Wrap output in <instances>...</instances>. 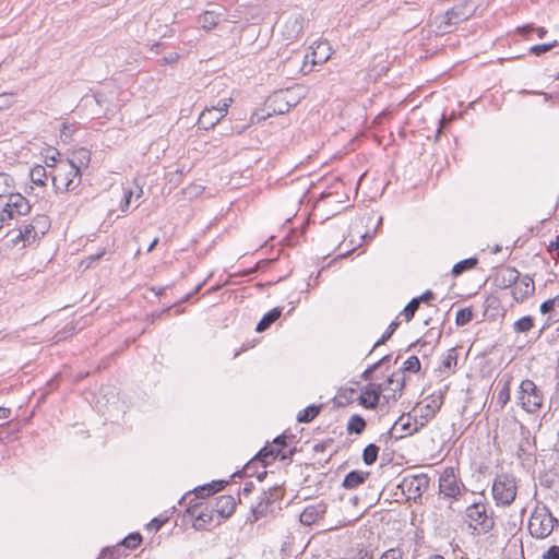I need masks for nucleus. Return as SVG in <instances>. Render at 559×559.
<instances>
[{
	"label": "nucleus",
	"instance_id": "nucleus-1",
	"mask_svg": "<svg viewBox=\"0 0 559 559\" xmlns=\"http://www.w3.org/2000/svg\"><path fill=\"white\" fill-rule=\"evenodd\" d=\"M81 170L71 160H61L52 175V185L57 192L74 190L81 183Z\"/></svg>",
	"mask_w": 559,
	"mask_h": 559
},
{
	"label": "nucleus",
	"instance_id": "nucleus-2",
	"mask_svg": "<svg viewBox=\"0 0 559 559\" xmlns=\"http://www.w3.org/2000/svg\"><path fill=\"white\" fill-rule=\"evenodd\" d=\"M306 96V87L302 85H294L292 87L274 92L267 99V106L274 114H285L293 106Z\"/></svg>",
	"mask_w": 559,
	"mask_h": 559
},
{
	"label": "nucleus",
	"instance_id": "nucleus-3",
	"mask_svg": "<svg viewBox=\"0 0 559 559\" xmlns=\"http://www.w3.org/2000/svg\"><path fill=\"white\" fill-rule=\"evenodd\" d=\"M464 521L477 534H486L495 526V520L483 502H472L465 509Z\"/></svg>",
	"mask_w": 559,
	"mask_h": 559
},
{
	"label": "nucleus",
	"instance_id": "nucleus-4",
	"mask_svg": "<svg viewBox=\"0 0 559 559\" xmlns=\"http://www.w3.org/2000/svg\"><path fill=\"white\" fill-rule=\"evenodd\" d=\"M10 205L15 207L17 213H29L31 205L28 200L15 191L14 179L4 173H0V205Z\"/></svg>",
	"mask_w": 559,
	"mask_h": 559
},
{
	"label": "nucleus",
	"instance_id": "nucleus-5",
	"mask_svg": "<svg viewBox=\"0 0 559 559\" xmlns=\"http://www.w3.org/2000/svg\"><path fill=\"white\" fill-rule=\"evenodd\" d=\"M558 520L551 514L546 506H537L528 520L530 534L538 539L548 537L554 531Z\"/></svg>",
	"mask_w": 559,
	"mask_h": 559
},
{
	"label": "nucleus",
	"instance_id": "nucleus-6",
	"mask_svg": "<svg viewBox=\"0 0 559 559\" xmlns=\"http://www.w3.org/2000/svg\"><path fill=\"white\" fill-rule=\"evenodd\" d=\"M492 497L497 506H510L518 492V484L514 476L509 474L497 475L491 488Z\"/></svg>",
	"mask_w": 559,
	"mask_h": 559
},
{
	"label": "nucleus",
	"instance_id": "nucleus-7",
	"mask_svg": "<svg viewBox=\"0 0 559 559\" xmlns=\"http://www.w3.org/2000/svg\"><path fill=\"white\" fill-rule=\"evenodd\" d=\"M305 20L299 13H283L277 23L276 32L284 41L296 40L304 29Z\"/></svg>",
	"mask_w": 559,
	"mask_h": 559
},
{
	"label": "nucleus",
	"instance_id": "nucleus-8",
	"mask_svg": "<svg viewBox=\"0 0 559 559\" xmlns=\"http://www.w3.org/2000/svg\"><path fill=\"white\" fill-rule=\"evenodd\" d=\"M518 399L521 407L527 413H536L540 409L544 402L542 391L530 379L521 382Z\"/></svg>",
	"mask_w": 559,
	"mask_h": 559
},
{
	"label": "nucleus",
	"instance_id": "nucleus-9",
	"mask_svg": "<svg viewBox=\"0 0 559 559\" xmlns=\"http://www.w3.org/2000/svg\"><path fill=\"white\" fill-rule=\"evenodd\" d=\"M439 490L447 498L459 500L465 496L467 489L454 473L453 468H447L439 478Z\"/></svg>",
	"mask_w": 559,
	"mask_h": 559
},
{
	"label": "nucleus",
	"instance_id": "nucleus-10",
	"mask_svg": "<svg viewBox=\"0 0 559 559\" xmlns=\"http://www.w3.org/2000/svg\"><path fill=\"white\" fill-rule=\"evenodd\" d=\"M231 103V98H224L221 99L216 106L205 108L199 117V127L204 130L215 127L227 115Z\"/></svg>",
	"mask_w": 559,
	"mask_h": 559
},
{
	"label": "nucleus",
	"instance_id": "nucleus-11",
	"mask_svg": "<svg viewBox=\"0 0 559 559\" xmlns=\"http://www.w3.org/2000/svg\"><path fill=\"white\" fill-rule=\"evenodd\" d=\"M311 52L306 55L300 72L308 74L312 67L326 62L332 56V48L328 41H318L311 45Z\"/></svg>",
	"mask_w": 559,
	"mask_h": 559
},
{
	"label": "nucleus",
	"instance_id": "nucleus-12",
	"mask_svg": "<svg viewBox=\"0 0 559 559\" xmlns=\"http://www.w3.org/2000/svg\"><path fill=\"white\" fill-rule=\"evenodd\" d=\"M285 438L277 437L274 439L271 445L264 447L259 452V459L264 463V465L270 464L273 460L281 456V460L287 459V454L283 452V448L285 447Z\"/></svg>",
	"mask_w": 559,
	"mask_h": 559
},
{
	"label": "nucleus",
	"instance_id": "nucleus-13",
	"mask_svg": "<svg viewBox=\"0 0 559 559\" xmlns=\"http://www.w3.org/2000/svg\"><path fill=\"white\" fill-rule=\"evenodd\" d=\"M48 226V221L46 216L36 217L32 224H28L24 227V230L20 231V236L24 242H31L34 240L37 235L40 233L45 234V230Z\"/></svg>",
	"mask_w": 559,
	"mask_h": 559
},
{
	"label": "nucleus",
	"instance_id": "nucleus-14",
	"mask_svg": "<svg viewBox=\"0 0 559 559\" xmlns=\"http://www.w3.org/2000/svg\"><path fill=\"white\" fill-rule=\"evenodd\" d=\"M535 290V284L532 277L525 275L516 281L512 290L513 298L518 302H523Z\"/></svg>",
	"mask_w": 559,
	"mask_h": 559
},
{
	"label": "nucleus",
	"instance_id": "nucleus-15",
	"mask_svg": "<svg viewBox=\"0 0 559 559\" xmlns=\"http://www.w3.org/2000/svg\"><path fill=\"white\" fill-rule=\"evenodd\" d=\"M382 393V385L370 383L366 385L360 394L359 401L366 408H374L380 399V394Z\"/></svg>",
	"mask_w": 559,
	"mask_h": 559
},
{
	"label": "nucleus",
	"instance_id": "nucleus-16",
	"mask_svg": "<svg viewBox=\"0 0 559 559\" xmlns=\"http://www.w3.org/2000/svg\"><path fill=\"white\" fill-rule=\"evenodd\" d=\"M236 508L233 496L223 495L216 498L215 511L223 518H229Z\"/></svg>",
	"mask_w": 559,
	"mask_h": 559
},
{
	"label": "nucleus",
	"instance_id": "nucleus-17",
	"mask_svg": "<svg viewBox=\"0 0 559 559\" xmlns=\"http://www.w3.org/2000/svg\"><path fill=\"white\" fill-rule=\"evenodd\" d=\"M369 476V472H362V471H353L348 473L344 480H343V487L346 489H355L360 484H362Z\"/></svg>",
	"mask_w": 559,
	"mask_h": 559
},
{
	"label": "nucleus",
	"instance_id": "nucleus-18",
	"mask_svg": "<svg viewBox=\"0 0 559 559\" xmlns=\"http://www.w3.org/2000/svg\"><path fill=\"white\" fill-rule=\"evenodd\" d=\"M414 431H416V427L413 426L412 418L405 415H402L392 427V432H401L399 437L411 435Z\"/></svg>",
	"mask_w": 559,
	"mask_h": 559
},
{
	"label": "nucleus",
	"instance_id": "nucleus-19",
	"mask_svg": "<svg viewBox=\"0 0 559 559\" xmlns=\"http://www.w3.org/2000/svg\"><path fill=\"white\" fill-rule=\"evenodd\" d=\"M519 272L513 267H506L498 274V280L503 287L512 286L519 280Z\"/></svg>",
	"mask_w": 559,
	"mask_h": 559
},
{
	"label": "nucleus",
	"instance_id": "nucleus-20",
	"mask_svg": "<svg viewBox=\"0 0 559 559\" xmlns=\"http://www.w3.org/2000/svg\"><path fill=\"white\" fill-rule=\"evenodd\" d=\"M218 19L219 15L214 11H205L199 16L198 22L203 29L211 31L217 25Z\"/></svg>",
	"mask_w": 559,
	"mask_h": 559
},
{
	"label": "nucleus",
	"instance_id": "nucleus-21",
	"mask_svg": "<svg viewBox=\"0 0 559 559\" xmlns=\"http://www.w3.org/2000/svg\"><path fill=\"white\" fill-rule=\"evenodd\" d=\"M282 310L280 308H274L269 311L264 317L260 320L257 325V332L265 331L272 323H274L281 317Z\"/></svg>",
	"mask_w": 559,
	"mask_h": 559
},
{
	"label": "nucleus",
	"instance_id": "nucleus-22",
	"mask_svg": "<svg viewBox=\"0 0 559 559\" xmlns=\"http://www.w3.org/2000/svg\"><path fill=\"white\" fill-rule=\"evenodd\" d=\"M31 180L33 183L37 186H45L46 179H47V171L46 168L41 165H36L31 169Z\"/></svg>",
	"mask_w": 559,
	"mask_h": 559
},
{
	"label": "nucleus",
	"instance_id": "nucleus-23",
	"mask_svg": "<svg viewBox=\"0 0 559 559\" xmlns=\"http://www.w3.org/2000/svg\"><path fill=\"white\" fill-rule=\"evenodd\" d=\"M403 388V379L400 374L393 373L388 380L386 385L382 386V392L385 390H390L392 392L388 397H394L395 392L401 391Z\"/></svg>",
	"mask_w": 559,
	"mask_h": 559
},
{
	"label": "nucleus",
	"instance_id": "nucleus-24",
	"mask_svg": "<svg viewBox=\"0 0 559 559\" xmlns=\"http://www.w3.org/2000/svg\"><path fill=\"white\" fill-rule=\"evenodd\" d=\"M366 427V421L359 415H354L349 418L347 424V431L349 433H361Z\"/></svg>",
	"mask_w": 559,
	"mask_h": 559
},
{
	"label": "nucleus",
	"instance_id": "nucleus-25",
	"mask_svg": "<svg viewBox=\"0 0 559 559\" xmlns=\"http://www.w3.org/2000/svg\"><path fill=\"white\" fill-rule=\"evenodd\" d=\"M533 326H534L533 317L525 316L514 322L513 330L515 333H525V332H528Z\"/></svg>",
	"mask_w": 559,
	"mask_h": 559
},
{
	"label": "nucleus",
	"instance_id": "nucleus-26",
	"mask_svg": "<svg viewBox=\"0 0 559 559\" xmlns=\"http://www.w3.org/2000/svg\"><path fill=\"white\" fill-rule=\"evenodd\" d=\"M476 264H477V259H475V258H469V259L460 261L459 263H456L453 266L452 274L454 276H459L463 272L474 269L476 266Z\"/></svg>",
	"mask_w": 559,
	"mask_h": 559
},
{
	"label": "nucleus",
	"instance_id": "nucleus-27",
	"mask_svg": "<svg viewBox=\"0 0 559 559\" xmlns=\"http://www.w3.org/2000/svg\"><path fill=\"white\" fill-rule=\"evenodd\" d=\"M319 518V510L316 507H307L300 514V522L311 525Z\"/></svg>",
	"mask_w": 559,
	"mask_h": 559
},
{
	"label": "nucleus",
	"instance_id": "nucleus-28",
	"mask_svg": "<svg viewBox=\"0 0 559 559\" xmlns=\"http://www.w3.org/2000/svg\"><path fill=\"white\" fill-rule=\"evenodd\" d=\"M379 448L376 444H369L365 448L362 453V460L365 464L371 465L378 459Z\"/></svg>",
	"mask_w": 559,
	"mask_h": 559
},
{
	"label": "nucleus",
	"instance_id": "nucleus-29",
	"mask_svg": "<svg viewBox=\"0 0 559 559\" xmlns=\"http://www.w3.org/2000/svg\"><path fill=\"white\" fill-rule=\"evenodd\" d=\"M213 520L211 511H202L193 522V527L198 531L204 530Z\"/></svg>",
	"mask_w": 559,
	"mask_h": 559
},
{
	"label": "nucleus",
	"instance_id": "nucleus-30",
	"mask_svg": "<svg viewBox=\"0 0 559 559\" xmlns=\"http://www.w3.org/2000/svg\"><path fill=\"white\" fill-rule=\"evenodd\" d=\"M320 412L319 406L311 405L304 409L297 417L299 423H309L314 419Z\"/></svg>",
	"mask_w": 559,
	"mask_h": 559
},
{
	"label": "nucleus",
	"instance_id": "nucleus-31",
	"mask_svg": "<svg viewBox=\"0 0 559 559\" xmlns=\"http://www.w3.org/2000/svg\"><path fill=\"white\" fill-rule=\"evenodd\" d=\"M510 384L511 380L509 378L503 382L497 395V403L500 405V407H503L510 400Z\"/></svg>",
	"mask_w": 559,
	"mask_h": 559
},
{
	"label": "nucleus",
	"instance_id": "nucleus-32",
	"mask_svg": "<svg viewBox=\"0 0 559 559\" xmlns=\"http://www.w3.org/2000/svg\"><path fill=\"white\" fill-rule=\"evenodd\" d=\"M420 299H412L411 302L404 308L402 314L405 317V320L408 322L413 319L415 312L419 308Z\"/></svg>",
	"mask_w": 559,
	"mask_h": 559
},
{
	"label": "nucleus",
	"instance_id": "nucleus-33",
	"mask_svg": "<svg viewBox=\"0 0 559 559\" xmlns=\"http://www.w3.org/2000/svg\"><path fill=\"white\" fill-rule=\"evenodd\" d=\"M556 309H559V295H557L556 297H554L551 299L544 301L540 305V312L543 314L554 312V311H556Z\"/></svg>",
	"mask_w": 559,
	"mask_h": 559
},
{
	"label": "nucleus",
	"instance_id": "nucleus-34",
	"mask_svg": "<svg viewBox=\"0 0 559 559\" xmlns=\"http://www.w3.org/2000/svg\"><path fill=\"white\" fill-rule=\"evenodd\" d=\"M472 319H473L472 310L465 308V309H461L460 311H457L455 321H456L457 325L462 326V325L467 324Z\"/></svg>",
	"mask_w": 559,
	"mask_h": 559
},
{
	"label": "nucleus",
	"instance_id": "nucleus-35",
	"mask_svg": "<svg viewBox=\"0 0 559 559\" xmlns=\"http://www.w3.org/2000/svg\"><path fill=\"white\" fill-rule=\"evenodd\" d=\"M141 542H142L141 535L138 533H134V534H130L129 536H127L123 539L122 544L127 548L134 549L140 545Z\"/></svg>",
	"mask_w": 559,
	"mask_h": 559
},
{
	"label": "nucleus",
	"instance_id": "nucleus-36",
	"mask_svg": "<svg viewBox=\"0 0 559 559\" xmlns=\"http://www.w3.org/2000/svg\"><path fill=\"white\" fill-rule=\"evenodd\" d=\"M420 369V361L416 356L409 357L405 362L403 370L409 372H417Z\"/></svg>",
	"mask_w": 559,
	"mask_h": 559
},
{
	"label": "nucleus",
	"instance_id": "nucleus-37",
	"mask_svg": "<svg viewBox=\"0 0 559 559\" xmlns=\"http://www.w3.org/2000/svg\"><path fill=\"white\" fill-rule=\"evenodd\" d=\"M27 213H15L9 210L0 211V229L3 225L11 219H15L19 216L26 215Z\"/></svg>",
	"mask_w": 559,
	"mask_h": 559
},
{
	"label": "nucleus",
	"instance_id": "nucleus-38",
	"mask_svg": "<svg viewBox=\"0 0 559 559\" xmlns=\"http://www.w3.org/2000/svg\"><path fill=\"white\" fill-rule=\"evenodd\" d=\"M132 194H133V192L131 189H123L122 194H121V202H120V211L122 213H127L130 202H131Z\"/></svg>",
	"mask_w": 559,
	"mask_h": 559
},
{
	"label": "nucleus",
	"instance_id": "nucleus-39",
	"mask_svg": "<svg viewBox=\"0 0 559 559\" xmlns=\"http://www.w3.org/2000/svg\"><path fill=\"white\" fill-rule=\"evenodd\" d=\"M556 45H557L556 40L550 44L535 45L530 48V51L536 56H540L542 53L549 51Z\"/></svg>",
	"mask_w": 559,
	"mask_h": 559
},
{
	"label": "nucleus",
	"instance_id": "nucleus-40",
	"mask_svg": "<svg viewBox=\"0 0 559 559\" xmlns=\"http://www.w3.org/2000/svg\"><path fill=\"white\" fill-rule=\"evenodd\" d=\"M221 488L222 486L219 484L207 485L198 489V496L202 498L209 497Z\"/></svg>",
	"mask_w": 559,
	"mask_h": 559
},
{
	"label": "nucleus",
	"instance_id": "nucleus-41",
	"mask_svg": "<svg viewBox=\"0 0 559 559\" xmlns=\"http://www.w3.org/2000/svg\"><path fill=\"white\" fill-rule=\"evenodd\" d=\"M404 552L400 548H390L385 550L380 559H403Z\"/></svg>",
	"mask_w": 559,
	"mask_h": 559
},
{
	"label": "nucleus",
	"instance_id": "nucleus-42",
	"mask_svg": "<svg viewBox=\"0 0 559 559\" xmlns=\"http://www.w3.org/2000/svg\"><path fill=\"white\" fill-rule=\"evenodd\" d=\"M456 353L455 349H450L443 360V364L447 368H450L453 365H456Z\"/></svg>",
	"mask_w": 559,
	"mask_h": 559
},
{
	"label": "nucleus",
	"instance_id": "nucleus-43",
	"mask_svg": "<svg viewBox=\"0 0 559 559\" xmlns=\"http://www.w3.org/2000/svg\"><path fill=\"white\" fill-rule=\"evenodd\" d=\"M12 104V95L11 94H0V110L7 109Z\"/></svg>",
	"mask_w": 559,
	"mask_h": 559
},
{
	"label": "nucleus",
	"instance_id": "nucleus-44",
	"mask_svg": "<svg viewBox=\"0 0 559 559\" xmlns=\"http://www.w3.org/2000/svg\"><path fill=\"white\" fill-rule=\"evenodd\" d=\"M543 559H559V546H551L544 555Z\"/></svg>",
	"mask_w": 559,
	"mask_h": 559
},
{
	"label": "nucleus",
	"instance_id": "nucleus-45",
	"mask_svg": "<svg viewBox=\"0 0 559 559\" xmlns=\"http://www.w3.org/2000/svg\"><path fill=\"white\" fill-rule=\"evenodd\" d=\"M104 254V251L98 253V254H94V255H90L88 258H86L85 260L82 261V265L85 267V269H88L93 262L97 261L98 259H100V257H103Z\"/></svg>",
	"mask_w": 559,
	"mask_h": 559
},
{
	"label": "nucleus",
	"instance_id": "nucleus-46",
	"mask_svg": "<svg viewBox=\"0 0 559 559\" xmlns=\"http://www.w3.org/2000/svg\"><path fill=\"white\" fill-rule=\"evenodd\" d=\"M59 155H60V153L57 151H53L52 155H46L45 163H46L47 167H57L56 162H57V156H59Z\"/></svg>",
	"mask_w": 559,
	"mask_h": 559
},
{
	"label": "nucleus",
	"instance_id": "nucleus-47",
	"mask_svg": "<svg viewBox=\"0 0 559 559\" xmlns=\"http://www.w3.org/2000/svg\"><path fill=\"white\" fill-rule=\"evenodd\" d=\"M354 559H373V552L371 550L360 549Z\"/></svg>",
	"mask_w": 559,
	"mask_h": 559
},
{
	"label": "nucleus",
	"instance_id": "nucleus-48",
	"mask_svg": "<svg viewBox=\"0 0 559 559\" xmlns=\"http://www.w3.org/2000/svg\"><path fill=\"white\" fill-rule=\"evenodd\" d=\"M548 250L551 253H555L557 258H559V236L557 237L556 241H551L548 246Z\"/></svg>",
	"mask_w": 559,
	"mask_h": 559
},
{
	"label": "nucleus",
	"instance_id": "nucleus-49",
	"mask_svg": "<svg viewBox=\"0 0 559 559\" xmlns=\"http://www.w3.org/2000/svg\"><path fill=\"white\" fill-rule=\"evenodd\" d=\"M72 134V129L66 123L62 124L61 139L67 141Z\"/></svg>",
	"mask_w": 559,
	"mask_h": 559
},
{
	"label": "nucleus",
	"instance_id": "nucleus-50",
	"mask_svg": "<svg viewBox=\"0 0 559 559\" xmlns=\"http://www.w3.org/2000/svg\"><path fill=\"white\" fill-rule=\"evenodd\" d=\"M433 297H435L433 293L430 290H427L417 299H420V302H428V301L432 300Z\"/></svg>",
	"mask_w": 559,
	"mask_h": 559
},
{
	"label": "nucleus",
	"instance_id": "nucleus-51",
	"mask_svg": "<svg viewBox=\"0 0 559 559\" xmlns=\"http://www.w3.org/2000/svg\"><path fill=\"white\" fill-rule=\"evenodd\" d=\"M202 191V188L200 186L193 185L188 188V194L190 195H197Z\"/></svg>",
	"mask_w": 559,
	"mask_h": 559
},
{
	"label": "nucleus",
	"instance_id": "nucleus-52",
	"mask_svg": "<svg viewBox=\"0 0 559 559\" xmlns=\"http://www.w3.org/2000/svg\"><path fill=\"white\" fill-rule=\"evenodd\" d=\"M11 411L7 407H0V419H7L10 416Z\"/></svg>",
	"mask_w": 559,
	"mask_h": 559
},
{
	"label": "nucleus",
	"instance_id": "nucleus-53",
	"mask_svg": "<svg viewBox=\"0 0 559 559\" xmlns=\"http://www.w3.org/2000/svg\"><path fill=\"white\" fill-rule=\"evenodd\" d=\"M179 56L177 53H171L169 57H165L164 60L167 63H174L178 60Z\"/></svg>",
	"mask_w": 559,
	"mask_h": 559
},
{
	"label": "nucleus",
	"instance_id": "nucleus-54",
	"mask_svg": "<svg viewBox=\"0 0 559 559\" xmlns=\"http://www.w3.org/2000/svg\"><path fill=\"white\" fill-rule=\"evenodd\" d=\"M381 361L374 364L370 369H367L365 372H364V378L365 379H368L369 378V374L380 365Z\"/></svg>",
	"mask_w": 559,
	"mask_h": 559
},
{
	"label": "nucleus",
	"instance_id": "nucleus-55",
	"mask_svg": "<svg viewBox=\"0 0 559 559\" xmlns=\"http://www.w3.org/2000/svg\"><path fill=\"white\" fill-rule=\"evenodd\" d=\"M399 324H400V323H399L397 321H393V322L389 325L388 331H389L390 333H392V334H393V333H394V331L397 329Z\"/></svg>",
	"mask_w": 559,
	"mask_h": 559
},
{
	"label": "nucleus",
	"instance_id": "nucleus-56",
	"mask_svg": "<svg viewBox=\"0 0 559 559\" xmlns=\"http://www.w3.org/2000/svg\"><path fill=\"white\" fill-rule=\"evenodd\" d=\"M392 333H390L389 331L386 333H384L381 337V340L378 342V344L380 343H384L385 341H388L390 337H391Z\"/></svg>",
	"mask_w": 559,
	"mask_h": 559
},
{
	"label": "nucleus",
	"instance_id": "nucleus-57",
	"mask_svg": "<svg viewBox=\"0 0 559 559\" xmlns=\"http://www.w3.org/2000/svg\"><path fill=\"white\" fill-rule=\"evenodd\" d=\"M79 154L82 156V158L84 159H88L90 158V154L86 150L82 148L80 150Z\"/></svg>",
	"mask_w": 559,
	"mask_h": 559
},
{
	"label": "nucleus",
	"instance_id": "nucleus-58",
	"mask_svg": "<svg viewBox=\"0 0 559 559\" xmlns=\"http://www.w3.org/2000/svg\"><path fill=\"white\" fill-rule=\"evenodd\" d=\"M4 210H9V211L17 213L15 207H13V206L11 207V204L10 205L9 204L8 205H0V211H4Z\"/></svg>",
	"mask_w": 559,
	"mask_h": 559
},
{
	"label": "nucleus",
	"instance_id": "nucleus-59",
	"mask_svg": "<svg viewBox=\"0 0 559 559\" xmlns=\"http://www.w3.org/2000/svg\"><path fill=\"white\" fill-rule=\"evenodd\" d=\"M158 243V238H155L148 246L147 251L151 252L155 246Z\"/></svg>",
	"mask_w": 559,
	"mask_h": 559
},
{
	"label": "nucleus",
	"instance_id": "nucleus-60",
	"mask_svg": "<svg viewBox=\"0 0 559 559\" xmlns=\"http://www.w3.org/2000/svg\"><path fill=\"white\" fill-rule=\"evenodd\" d=\"M519 31H520L521 33H523V34H526V33H528V32L533 31V27H532L531 25H527V26H524V27H522V28H519Z\"/></svg>",
	"mask_w": 559,
	"mask_h": 559
},
{
	"label": "nucleus",
	"instance_id": "nucleus-61",
	"mask_svg": "<svg viewBox=\"0 0 559 559\" xmlns=\"http://www.w3.org/2000/svg\"><path fill=\"white\" fill-rule=\"evenodd\" d=\"M537 31V34H538V37L539 38H543L544 35L547 33L546 29L544 27H539L536 29Z\"/></svg>",
	"mask_w": 559,
	"mask_h": 559
},
{
	"label": "nucleus",
	"instance_id": "nucleus-62",
	"mask_svg": "<svg viewBox=\"0 0 559 559\" xmlns=\"http://www.w3.org/2000/svg\"><path fill=\"white\" fill-rule=\"evenodd\" d=\"M444 124H445V118L442 117V119L440 120V128L438 130L437 136L441 133V129L443 128Z\"/></svg>",
	"mask_w": 559,
	"mask_h": 559
},
{
	"label": "nucleus",
	"instance_id": "nucleus-63",
	"mask_svg": "<svg viewBox=\"0 0 559 559\" xmlns=\"http://www.w3.org/2000/svg\"><path fill=\"white\" fill-rule=\"evenodd\" d=\"M551 324L550 322V317L547 319L546 323L543 325V329L542 330H545L546 328H549Z\"/></svg>",
	"mask_w": 559,
	"mask_h": 559
},
{
	"label": "nucleus",
	"instance_id": "nucleus-64",
	"mask_svg": "<svg viewBox=\"0 0 559 559\" xmlns=\"http://www.w3.org/2000/svg\"><path fill=\"white\" fill-rule=\"evenodd\" d=\"M429 559H444V558L440 555H435V556L430 557Z\"/></svg>",
	"mask_w": 559,
	"mask_h": 559
}]
</instances>
